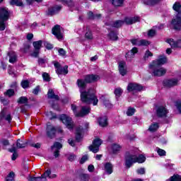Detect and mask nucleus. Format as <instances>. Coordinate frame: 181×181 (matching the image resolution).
Here are the masks:
<instances>
[{
    "label": "nucleus",
    "mask_w": 181,
    "mask_h": 181,
    "mask_svg": "<svg viewBox=\"0 0 181 181\" xmlns=\"http://www.w3.org/2000/svg\"><path fill=\"white\" fill-rule=\"evenodd\" d=\"M87 83L86 78L84 79L78 78L76 81V85L81 93V101H82V103H86V104L97 105V104H98V98H97V96L94 94V89L90 88L88 91H86Z\"/></svg>",
    "instance_id": "1"
},
{
    "label": "nucleus",
    "mask_w": 181,
    "mask_h": 181,
    "mask_svg": "<svg viewBox=\"0 0 181 181\" xmlns=\"http://www.w3.org/2000/svg\"><path fill=\"white\" fill-rule=\"evenodd\" d=\"M125 166L128 169L134 165V163H144L146 160V158L144 155H139L134 153L132 151H127L124 156Z\"/></svg>",
    "instance_id": "2"
},
{
    "label": "nucleus",
    "mask_w": 181,
    "mask_h": 181,
    "mask_svg": "<svg viewBox=\"0 0 181 181\" xmlns=\"http://www.w3.org/2000/svg\"><path fill=\"white\" fill-rule=\"evenodd\" d=\"M173 8L175 12H177V15L171 21V25L173 26V28L175 30H180L181 29V4L179 2H175Z\"/></svg>",
    "instance_id": "3"
},
{
    "label": "nucleus",
    "mask_w": 181,
    "mask_h": 181,
    "mask_svg": "<svg viewBox=\"0 0 181 181\" xmlns=\"http://www.w3.org/2000/svg\"><path fill=\"white\" fill-rule=\"evenodd\" d=\"M57 175L56 174L52 175V171L50 170H47L42 175L41 177H32L28 176V180L29 181H47V178L49 179H54L57 177Z\"/></svg>",
    "instance_id": "4"
},
{
    "label": "nucleus",
    "mask_w": 181,
    "mask_h": 181,
    "mask_svg": "<svg viewBox=\"0 0 181 181\" xmlns=\"http://www.w3.org/2000/svg\"><path fill=\"white\" fill-rule=\"evenodd\" d=\"M9 19V10L5 7L0 8V30H5V22Z\"/></svg>",
    "instance_id": "5"
},
{
    "label": "nucleus",
    "mask_w": 181,
    "mask_h": 181,
    "mask_svg": "<svg viewBox=\"0 0 181 181\" xmlns=\"http://www.w3.org/2000/svg\"><path fill=\"white\" fill-rule=\"evenodd\" d=\"M71 108L75 117H86V115H88L90 111H91L90 106H82L80 112H77V106L74 104L71 105Z\"/></svg>",
    "instance_id": "6"
},
{
    "label": "nucleus",
    "mask_w": 181,
    "mask_h": 181,
    "mask_svg": "<svg viewBox=\"0 0 181 181\" xmlns=\"http://www.w3.org/2000/svg\"><path fill=\"white\" fill-rule=\"evenodd\" d=\"M149 69L152 71V75L156 77H162L166 74V69L161 67L158 65L149 64Z\"/></svg>",
    "instance_id": "7"
},
{
    "label": "nucleus",
    "mask_w": 181,
    "mask_h": 181,
    "mask_svg": "<svg viewBox=\"0 0 181 181\" xmlns=\"http://www.w3.org/2000/svg\"><path fill=\"white\" fill-rule=\"evenodd\" d=\"M54 66L55 68V71L58 76H60L62 74H64L66 76V74H68L69 73V66L67 65H65L64 67L62 66L60 63L58 62H54Z\"/></svg>",
    "instance_id": "8"
},
{
    "label": "nucleus",
    "mask_w": 181,
    "mask_h": 181,
    "mask_svg": "<svg viewBox=\"0 0 181 181\" xmlns=\"http://www.w3.org/2000/svg\"><path fill=\"white\" fill-rule=\"evenodd\" d=\"M59 119L66 125V127L68 128V129H73L74 124H73V120L71 119V117L66 115H62L59 117Z\"/></svg>",
    "instance_id": "9"
},
{
    "label": "nucleus",
    "mask_w": 181,
    "mask_h": 181,
    "mask_svg": "<svg viewBox=\"0 0 181 181\" xmlns=\"http://www.w3.org/2000/svg\"><path fill=\"white\" fill-rule=\"evenodd\" d=\"M103 144V140L100 139H95L93 141V144L89 146V150L93 153H97L100 151V146Z\"/></svg>",
    "instance_id": "10"
},
{
    "label": "nucleus",
    "mask_w": 181,
    "mask_h": 181,
    "mask_svg": "<svg viewBox=\"0 0 181 181\" xmlns=\"http://www.w3.org/2000/svg\"><path fill=\"white\" fill-rule=\"evenodd\" d=\"M52 34L58 39V40H63V30L60 25H57L52 28Z\"/></svg>",
    "instance_id": "11"
},
{
    "label": "nucleus",
    "mask_w": 181,
    "mask_h": 181,
    "mask_svg": "<svg viewBox=\"0 0 181 181\" xmlns=\"http://www.w3.org/2000/svg\"><path fill=\"white\" fill-rule=\"evenodd\" d=\"M179 80L180 79L177 78L166 79L163 81V84L165 87H168V88H170L171 87H175L176 86H178Z\"/></svg>",
    "instance_id": "12"
},
{
    "label": "nucleus",
    "mask_w": 181,
    "mask_h": 181,
    "mask_svg": "<svg viewBox=\"0 0 181 181\" xmlns=\"http://www.w3.org/2000/svg\"><path fill=\"white\" fill-rule=\"evenodd\" d=\"M168 62V58L165 55L159 56L158 59L153 61L150 64L154 66H163Z\"/></svg>",
    "instance_id": "13"
},
{
    "label": "nucleus",
    "mask_w": 181,
    "mask_h": 181,
    "mask_svg": "<svg viewBox=\"0 0 181 181\" xmlns=\"http://www.w3.org/2000/svg\"><path fill=\"white\" fill-rule=\"evenodd\" d=\"M168 112H169L168 111V109H166V107H165L164 106H158L156 108L157 117H159L160 118L167 117Z\"/></svg>",
    "instance_id": "14"
},
{
    "label": "nucleus",
    "mask_w": 181,
    "mask_h": 181,
    "mask_svg": "<svg viewBox=\"0 0 181 181\" xmlns=\"http://www.w3.org/2000/svg\"><path fill=\"white\" fill-rule=\"evenodd\" d=\"M166 42L173 49H181V39L175 41V40L170 38L168 39Z\"/></svg>",
    "instance_id": "15"
},
{
    "label": "nucleus",
    "mask_w": 181,
    "mask_h": 181,
    "mask_svg": "<svg viewBox=\"0 0 181 181\" xmlns=\"http://www.w3.org/2000/svg\"><path fill=\"white\" fill-rule=\"evenodd\" d=\"M144 87L138 83H130L127 86V90L131 91H141Z\"/></svg>",
    "instance_id": "16"
},
{
    "label": "nucleus",
    "mask_w": 181,
    "mask_h": 181,
    "mask_svg": "<svg viewBox=\"0 0 181 181\" xmlns=\"http://www.w3.org/2000/svg\"><path fill=\"white\" fill-rule=\"evenodd\" d=\"M62 10L61 6H54V7H50L47 11V15L49 16H53V15H57Z\"/></svg>",
    "instance_id": "17"
},
{
    "label": "nucleus",
    "mask_w": 181,
    "mask_h": 181,
    "mask_svg": "<svg viewBox=\"0 0 181 181\" xmlns=\"http://www.w3.org/2000/svg\"><path fill=\"white\" fill-rule=\"evenodd\" d=\"M63 146L59 142H55L54 145L51 147V149L54 151V156L55 158H59V155L60 153L59 149H62ZM55 149V150H54Z\"/></svg>",
    "instance_id": "18"
},
{
    "label": "nucleus",
    "mask_w": 181,
    "mask_h": 181,
    "mask_svg": "<svg viewBox=\"0 0 181 181\" xmlns=\"http://www.w3.org/2000/svg\"><path fill=\"white\" fill-rule=\"evenodd\" d=\"M100 80V76L94 74H88L85 76V81L88 83H95Z\"/></svg>",
    "instance_id": "19"
},
{
    "label": "nucleus",
    "mask_w": 181,
    "mask_h": 181,
    "mask_svg": "<svg viewBox=\"0 0 181 181\" xmlns=\"http://www.w3.org/2000/svg\"><path fill=\"white\" fill-rule=\"evenodd\" d=\"M124 23L122 20H117L115 21H110L109 23H105L106 26H111L112 28H121Z\"/></svg>",
    "instance_id": "20"
},
{
    "label": "nucleus",
    "mask_w": 181,
    "mask_h": 181,
    "mask_svg": "<svg viewBox=\"0 0 181 181\" xmlns=\"http://www.w3.org/2000/svg\"><path fill=\"white\" fill-rule=\"evenodd\" d=\"M46 131L48 138H54V135L56 134V128L54 127L52 124H47Z\"/></svg>",
    "instance_id": "21"
},
{
    "label": "nucleus",
    "mask_w": 181,
    "mask_h": 181,
    "mask_svg": "<svg viewBox=\"0 0 181 181\" xmlns=\"http://www.w3.org/2000/svg\"><path fill=\"white\" fill-rule=\"evenodd\" d=\"M140 18L138 16L136 17H126L123 21L126 25H132L134 23H136V22H139Z\"/></svg>",
    "instance_id": "22"
},
{
    "label": "nucleus",
    "mask_w": 181,
    "mask_h": 181,
    "mask_svg": "<svg viewBox=\"0 0 181 181\" xmlns=\"http://www.w3.org/2000/svg\"><path fill=\"white\" fill-rule=\"evenodd\" d=\"M119 71L121 76H125L127 74V64L124 61L119 62Z\"/></svg>",
    "instance_id": "23"
},
{
    "label": "nucleus",
    "mask_w": 181,
    "mask_h": 181,
    "mask_svg": "<svg viewBox=\"0 0 181 181\" xmlns=\"http://www.w3.org/2000/svg\"><path fill=\"white\" fill-rule=\"evenodd\" d=\"M98 122L100 127L103 128L108 126V119L107 116L100 117L98 119Z\"/></svg>",
    "instance_id": "24"
},
{
    "label": "nucleus",
    "mask_w": 181,
    "mask_h": 181,
    "mask_svg": "<svg viewBox=\"0 0 181 181\" xmlns=\"http://www.w3.org/2000/svg\"><path fill=\"white\" fill-rule=\"evenodd\" d=\"M4 118L6 119V121H8V122H11L12 121L11 114L6 115V111H5V110H1L0 113V119H4Z\"/></svg>",
    "instance_id": "25"
},
{
    "label": "nucleus",
    "mask_w": 181,
    "mask_h": 181,
    "mask_svg": "<svg viewBox=\"0 0 181 181\" xmlns=\"http://www.w3.org/2000/svg\"><path fill=\"white\" fill-rule=\"evenodd\" d=\"M111 2V4L115 8H121L124 6V2H125V0H109Z\"/></svg>",
    "instance_id": "26"
},
{
    "label": "nucleus",
    "mask_w": 181,
    "mask_h": 181,
    "mask_svg": "<svg viewBox=\"0 0 181 181\" xmlns=\"http://www.w3.org/2000/svg\"><path fill=\"white\" fill-rule=\"evenodd\" d=\"M83 139V127H79L76 129V139L78 142H80Z\"/></svg>",
    "instance_id": "27"
},
{
    "label": "nucleus",
    "mask_w": 181,
    "mask_h": 181,
    "mask_svg": "<svg viewBox=\"0 0 181 181\" xmlns=\"http://www.w3.org/2000/svg\"><path fill=\"white\" fill-rule=\"evenodd\" d=\"M104 168L105 172L107 173V175H111V173H112V168H114V166L111 164V163H106L104 165Z\"/></svg>",
    "instance_id": "28"
},
{
    "label": "nucleus",
    "mask_w": 181,
    "mask_h": 181,
    "mask_svg": "<svg viewBox=\"0 0 181 181\" xmlns=\"http://www.w3.org/2000/svg\"><path fill=\"white\" fill-rule=\"evenodd\" d=\"M136 53H138V48L134 47L131 51L128 52L126 54V58L127 59H132V57H134V56H135V54H136Z\"/></svg>",
    "instance_id": "29"
},
{
    "label": "nucleus",
    "mask_w": 181,
    "mask_h": 181,
    "mask_svg": "<svg viewBox=\"0 0 181 181\" xmlns=\"http://www.w3.org/2000/svg\"><path fill=\"white\" fill-rule=\"evenodd\" d=\"M8 56L9 57V63H15V62L18 60L16 53H15L13 51L8 52Z\"/></svg>",
    "instance_id": "30"
},
{
    "label": "nucleus",
    "mask_w": 181,
    "mask_h": 181,
    "mask_svg": "<svg viewBox=\"0 0 181 181\" xmlns=\"http://www.w3.org/2000/svg\"><path fill=\"white\" fill-rule=\"evenodd\" d=\"M48 98L51 100H56L57 101L59 100V95H55L53 89H49L47 93Z\"/></svg>",
    "instance_id": "31"
},
{
    "label": "nucleus",
    "mask_w": 181,
    "mask_h": 181,
    "mask_svg": "<svg viewBox=\"0 0 181 181\" xmlns=\"http://www.w3.org/2000/svg\"><path fill=\"white\" fill-rule=\"evenodd\" d=\"M160 1L161 0H144L143 3L144 5H149L150 6H152L153 5H156V4H158Z\"/></svg>",
    "instance_id": "32"
},
{
    "label": "nucleus",
    "mask_w": 181,
    "mask_h": 181,
    "mask_svg": "<svg viewBox=\"0 0 181 181\" xmlns=\"http://www.w3.org/2000/svg\"><path fill=\"white\" fill-rule=\"evenodd\" d=\"M108 37L110 40H118V34L115 31H110Z\"/></svg>",
    "instance_id": "33"
},
{
    "label": "nucleus",
    "mask_w": 181,
    "mask_h": 181,
    "mask_svg": "<svg viewBox=\"0 0 181 181\" xmlns=\"http://www.w3.org/2000/svg\"><path fill=\"white\" fill-rule=\"evenodd\" d=\"M88 16L89 19H100V18H101V14H94V13L89 11L88 13Z\"/></svg>",
    "instance_id": "34"
},
{
    "label": "nucleus",
    "mask_w": 181,
    "mask_h": 181,
    "mask_svg": "<svg viewBox=\"0 0 181 181\" xmlns=\"http://www.w3.org/2000/svg\"><path fill=\"white\" fill-rule=\"evenodd\" d=\"M85 37L88 40H93V39H94V37L93 36V33L88 28L86 33H85Z\"/></svg>",
    "instance_id": "35"
},
{
    "label": "nucleus",
    "mask_w": 181,
    "mask_h": 181,
    "mask_svg": "<svg viewBox=\"0 0 181 181\" xmlns=\"http://www.w3.org/2000/svg\"><path fill=\"white\" fill-rule=\"evenodd\" d=\"M42 40L35 41L33 43V46H34L35 50H40V47H42Z\"/></svg>",
    "instance_id": "36"
},
{
    "label": "nucleus",
    "mask_w": 181,
    "mask_h": 181,
    "mask_svg": "<svg viewBox=\"0 0 181 181\" xmlns=\"http://www.w3.org/2000/svg\"><path fill=\"white\" fill-rule=\"evenodd\" d=\"M158 128H159V124L153 123L152 124H151L148 129L151 132H155V131H156Z\"/></svg>",
    "instance_id": "37"
},
{
    "label": "nucleus",
    "mask_w": 181,
    "mask_h": 181,
    "mask_svg": "<svg viewBox=\"0 0 181 181\" xmlns=\"http://www.w3.org/2000/svg\"><path fill=\"white\" fill-rule=\"evenodd\" d=\"M10 4L11 5H16V6H22V5H23L22 0H11Z\"/></svg>",
    "instance_id": "38"
},
{
    "label": "nucleus",
    "mask_w": 181,
    "mask_h": 181,
    "mask_svg": "<svg viewBox=\"0 0 181 181\" xmlns=\"http://www.w3.org/2000/svg\"><path fill=\"white\" fill-rule=\"evenodd\" d=\"M79 179L81 181H88V180H90V175H88V174H81L79 175Z\"/></svg>",
    "instance_id": "39"
},
{
    "label": "nucleus",
    "mask_w": 181,
    "mask_h": 181,
    "mask_svg": "<svg viewBox=\"0 0 181 181\" xmlns=\"http://www.w3.org/2000/svg\"><path fill=\"white\" fill-rule=\"evenodd\" d=\"M28 99L25 96H22L18 98L17 103L18 104H28Z\"/></svg>",
    "instance_id": "40"
},
{
    "label": "nucleus",
    "mask_w": 181,
    "mask_h": 181,
    "mask_svg": "<svg viewBox=\"0 0 181 181\" xmlns=\"http://www.w3.org/2000/svg\"><path fill=\"white\" fill-rule=\"evenodd\" d=\"M6 181H15V173L11 172L6 177Z\"/></svg>",
    "instance_id": "41"
},
{
    "label": "nucleus",
    "mask_w": 181,
    "mask_h": 181,
    "mask_svg": "<svg viewBox=\"0 0 181 181\" xmlns=\"http://www.w3.org/2000/svg\"><path fill=\"white\" fill-rule=\"evenodd\" d=\"M62 1V2H64V4H66V5H68L69 8H74L75 6V4L74 2L71 1V0H61Z\"/></svg>",
    "instance_id": "42"
},
{
    "label": "nucleus",
    "mask_w": 181,
    "mask_h": 181,
    "mask_svg": "<svg viewBox=\"0 0 181 181\" xmlns=\"http://www.w3.org/2000/svg\"><path fill=\"white\" fill-rule=\"evenodd\" d=\"M20 139L18 140L16 146L18 149H23V148H26V146L28 145V142L25 143H20Z\"/></svg>",
    "instance_id": "43"
},
{
    "label": "nucleus",
    "mask_w": 181,
    "mask_h": 181,
    "mask_svg": "<svg viewBox=\"0 0 181 181\" xmlns=\"http://www.w3.org/2000/svg\"><path fill=\"white\" fill-rule=\"evenodd\" d=\"M134 114H135V108L129 107L127 111V115H128V117H132V115H134Z\"/></svg>",
    "instance_id": "44"
},
{
    "label": "nucleus",
    "mask_w": 181,
    "mask_h": 181,
    "mask_svg": "<svg viewBox=\"0 0 181 181\" xmlns=\"http://www.w3.org/2000/svg\"><path fill=\"white\" fill-rule=\"evenodd\" d=\"M46 63H47V58H46V57L38 59V64L40 66H43V64H46Z\"/></svg>",
    "instance_id": "45"
},
{
    "label": "nucleus",
    "mask_w": 181,
    "mask_h": 181,
    "mask_svg": "<svg viewBox=\"0 0 181 181\" xmlns=\"http://www.w3.org/2000/svg\"><path fill=\"white\" fill-rule=\"evenodd\" d=\"M151 42L146 40H140L139 46H149Z\"/></svg>",
    "instance_id": "46"
},
{
    "label": "nucleus",
    "mask_w": 181,
    "mask_h": 181,
    "mask_svg": "<svg viewBox=\"0 0 181 181\" xmlns=\"http://www.w3.org/2000/svg\"><path fill=\"white\" fill-rule=\"evenodd\" d=\"M112 149L114 153H115V152H118V151H121V146H119L118 144H113L112 146Z\"/></svg>",
    "instance_id": "47"
},
{
    "label": "nucleus",
    "mask_w": 181,
    "mask_h": 181,
    "mask_svg": "<svg viewBox=\"0 0 181 181\" xmlns=\"http://www.w3.org/2000/svg\"><path fill=\"white\" fill-rule=\"evenodd\" d=\"M152 56H153V54H152L151 51L146 50L144 56V59L146 60L149 59V57H152Z\"/></svg>",
    "instance_id": "48"
},
{
    "label": "nucleus",
    "mask_w": 181,
    "mask_h": 181,
    "mask_svg": "<svg viewBox=\"0 0 181 181\" xmlns=\"http://www.w3.org/2000/svg\"><path fill=\"white\" fill-rule=\"evenodd\" d=\"M169 181H181V176L179 175H173L168 180Z\"/></svg>",
    "instance_id": "49"
},
{
    "label": "nucleus",
    "mask_w": 181,
    "mask_h": 181,
    "mask_svg": "<svg viewBox=\"0 0 181 181\" xmlns=\"http://www.w3.org/2000/svg\"><path fill=\"white\" fill-rule=\"evenodd\" d=\"M156 35V28L151 29L148 33V36L149 37H153Z\"/></svg>",
    "instance_id": "50"
},
{
    "label": "nucleus",
    "mask_w": 181,
    "mask_h": 181,
    "mask_svg": "<svg viewBox=\"0 0 181 181\" xmlns=\"http://www.w3.org/2000/svg\"><path fill=\"white\" fill-rule=\"evenodd\" d=\"M115 94L117 98H118V97H121V95L122 94V89H121V88H116L115 90Z\"/></svg>",
    "instance_id": "51"
},
{
    "label": "nucleus",
    "mask_w": 181,
    "mask_h": 181,
    "mask_svg": "<svg viewBox=\"0 0 181 181\" xmlns=\"http://www.w3.org/2000/svg\"><path fill=\"white\" fill-rule=\"evenodd\" d=\"M157 153L159 155V156H166V151L159 148H157Z\"/></svg>",
    "instance_id": "52"
},
{
    "label": "nucleus",
    "mask_w": 181,
    "mask_h": 181,
    "mask_svg": "<svg viewBox=\"0 0 181 181\" xmlns=\"http://www.w3.org/2000/svg\"><path fill=\"white\" fill-rule=\"evenodd\" d=\"M4 94L7 95V97H12V95L15 94V90H13V89H8L6 90V93H4Z\"/></svg>",
    "instance_id": "53"
},
{
    "label": "nucleus",
    "mask_w": 181,
    "mask_h": 181,
    "mask_svg": "<svg viewBox=\"0 0 181 181\" xmlns=\"http://www.w3.org/2000/svg\"><path fill=\"white\" fill-rule=\"evenodd\" d=\"M42 78L44 81H50V76L46 72L42 74Z\"/></svg>",
    "instance_id": "54"
},
{
    "label": "nucleus",
    "mask_w": 181,
    "mask_h": 181,
    "mask_svg": "<svg viewBox=\"0 0 181 181\" xmlns=\"http://www.w3.org/2000/svg\"><path fill=\"white\" fill-rule=\"evenodd\" d=\"M21 86L23 87V88H28V87H29V81H23L21 82Z\"/></svg>",
    "instance_id": "55"
},
{
    "label": "nucleus",
    "mask_w": 181,
    "mask_h": 181,
    "mask_svg": "<svg viewBox=\"0 0 181 181\" xmlns=\"http://www.w3.org/2000/svg\"><path fill=\"white\" fill-rule=\"evenodd\" d=\"M175 107L177 110H178L179 112L181 114V101L180 100H177L175 102Z\"/></svg>",
    "instance_id": "56"
},
{
    "label": "nucleus",
    "mask_w": 181,
    "mask_h": 181,
    "mask_svg": "<svg viewBox=\"0 0 181 181\" xmlns=\"http://www.w3.org/2000/svg\"><path fill=\"white\" fill-rule=\"evenodd\" d=\"M58 52L59 56H62V57H64V56H66V50H64L63 48H59L58 49Z\"/></svg>",
    "instance_id": "57"
},
{
    "label": "nucleus",
    "mask_w": 181,
    "mask_h": 181,
    "mask_svg": "<svg viewBox=\"0 0 181 181\" xmlns=\"http://www.w3.org/2000/svg\"><path fill=\"white\" fill-rule=\"evenodd\" d=\"M29 49H30V45L29 44H25L24 47L22 49L23 53H26Z\"/></svg>",
    "instance_id": "58"
},
{
    "label": "nucleus",
    "mask_w": 181,
    "mask_h": 181,
    "mask_svg": "<svg viewBox=\"0 0 181 181\" xmlns=\"http://www.w3.org/2000/svg\"><path fill=\"white\" fill-rule=\"evenodd\" d=\"M136 173H138V175H145V168H141L137 169Z\"/></svg>",
    "instance_id": "59"
},
{
    "label": "nucleus",
    "mask_w": 181,
    "mask_h": 181,
    "mask_svg": "<svg viewBox=\"0 0 181 181\" xmlns=\"http://www.w3.org/2000/svg\"><path fill=\"white\" fill-rule=\"evenodd\" d=\"M47 115V117H49V119H54V118H56V115L52 112H48Z\"/></svg>",
    "instance_id": "60"
},
{
    "label": "nucleus",
    "mask_w": 181,
    "mask_h": 181,
    "mask_svg": "<svg viewBox=\"0 0 181 181\" xmlns=\"http://www.w3.org/2000/svg\"><path fill=\"white\" fill-rule=\"evenodd\" d=\"M39 91H40V87L38 86L36 88H35L33 90V93L35 95H37L39 94Z\"/></svg>",
    "instance_id": "61"
},
{
    "label": "nucleus",
    "mask_w": 181,
    "mask_h": 181,
    "mask_svg": "<svg viewBox=\"0 0 181 181\" xmlns=\"http://www.w3.org/2000/svg\"><path fill=\"white\" fill-rule=\"evenodd\" d=\"M139 41L140 40L138 39H133L131 40L132 45H135L136 46H139Z\"/></svg>",
    "instance_id": "62"
},
{
    "label": "nucleus",
    "mask_w": 181,
    "mask_h": 181,
    "mask_svg": "<svg viewBox=\"0 0 181 181\" xmlns=\"http://www.w3.org/2000/svg\"><path fill=\"white\" fill-rule=\"evenodd\" d=\"M87 160H88V156L85 155V156H83L81 158L80 163H84V162H86V161H87Z\"/></svg>",
    "instance_id": "63"
},
{
    "label": "nucleus",
    "mask_w": 181,
    "mask_h": 181,
    "mask_svg": "<svg viewBox=\"0 0 181 181\" xmlns=\"http://www.w3.org/2000/svg\"><path fill=\"white\" fill-rule=\"evenodd\" d=\"M33 57H37L39 56V50L38 49H35L33 53L31 54Z\"/></svg>",
    "instance_id": "64"
}]
</instances>
